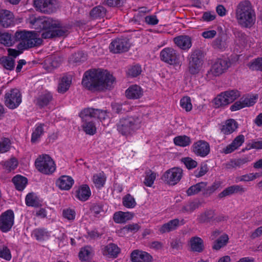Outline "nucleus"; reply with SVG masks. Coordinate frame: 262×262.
Masks as SVG:
<instances>
[{
  "label": "nucleus",
  "instance_id": "obj_1",
  "mask_svg": "<svg viewBox=\"0 0 262 262\" xmlns=\"http://www.w3.org/2000/svg\"><path fill=\"white\" fill-rule=\"evenodd\" d=\"M30 23L32 25V28L38 32L41 30L43 31L41 33V38L36 32L30 39V42H27V48L29 49L41 46L43 42L42 39L65 37L69 34L70 28L68 26H63L58 21L50 17H33L30 19Z\"/></svg>",
  "mask_w": 262,
  "mask_h": 262
},
{
  "label": "nucleus",
  "instance_id": "obj_2",
  "mask_svg": "<svg viewBox=\"0 0 262 262\" xmlns=\"http://www.w3.org/2000/svg\"><path fill=\"white\" fill-rule=\"evenodd\" d=\"M115 78L106 70H94L85 72L82 84L89 90L110 89Z\"/></svg>",
  "mask_w": 262,
  "mask_h": 262
},
{
  "label": "nucleus",
  "instance_id": "obj_3",
  "mask_svg": "<svg viewBox=\"0 0 262 262\" xmlns=\"http://www.w3.org/2000/svg\"><path fill=\"white\" fill-rule=\"evenodd\" d=\"M235 17L239 25L250 28L255 23V15L251 2L248 0L240 2L236 6Z\"/></svg>",
  "mask_w": 262,
  "mask_h": 262
},
{
  "label": "nucleus",
  "instance_id": "obj_4",
  "mask_svg": "<svg viewBox=\"0 0 262 262\" xmlns=\"http://www.w3.org/2000/svg\"><path fill=\"white\" fill-rule=\"evenodd\" d=\"M141 119L137 116L121 118L117 124V130L123 135H128L140 127Z\"/></svg>",
  "mask_w": 262,
  "mask_h": 262
},
{
  "label": "nucleus",
  "instance_id": "obj_5",
  "mask_svg": "<svg viewBox=\"0 0 262 262\" xmlns=\"http://www.w3.org/2000/svg\"><path fill=\"white\" fill-rule=\"evenodd\" d=\"M204 52L200 49L194 50L189 55L188 71L191 74L195 75L199 73L204 63Z\"/></svg>",
  "mask_w": 262,
  "mask_h": 262
},
{
  "label": "nucleus",
  "instance_id": "obj_6",
  "mask_svg": "<svg viewBox=\"0 0 262 262\" xmlns=\"http://www.w3.org/2000/svg\"><path fill=\"white\" fill-rule=\"evenodd\" d=\"M231 63L228 59L218 58L212 64L206 74V78L210 80L225 73L230 67Z\"/></svg>",
  "mask_w": 262,
  "mask_h": 262
},
{
  "label": "nucleus",
  "instance_id": "obj_7",
  "mask_svg": "<svg viewBox=\"0 0 262 262\" xmlns=\"http://www.w3.org/2000/svg\"><path fill=\"white\" fill-rule=\"evenodd\" d=\"M35 165L39 172L45 174H52L56 169L54 161L48 155L39 156L36 159Z\"/></svg>",
  "mask_w": 262,
  "mask_h": 262
},
{
  "label": "nucleus",
  "instance_id": "obj_8",
  "mask_svg": "<svg viewBox=\"0 0 262 262\" xmlns=\"http://www.w3.org/2000/svg\"><path fill=\"white\" fill-rule=\"evenodd\" d=\"M240 96V93L236 90H228L219 95L214 100L216 107L226 105L233 102Z\"/></svg>",
  "mask_w": 262,
  "mask_h": 262
},
{
  "label": "nucleus",
  "instance_id": "obj_9",
  "mask_svg": "<svg viewBox=\"0 0 262 262\" xmlns=\"http://www.w3.org/2000/svg\"><path fill=\"white\" fill-rule=\"evenodd\" d=\"M183 170L179 167H173L166 171L161 179L166 184L170 185L177 184L181 179Z\"/></svg>",
  "mask_w": 262,
  "mask_h": 262
},
{
  "label": "nucleus",
  "instance_id": "obj_10",
  "mask_svg": "<svg viewBox=\"0 0 262 262\" xmlns=\"http://www.w3.org/2000/svg\"><path fill=\"white\" fill-rule=\"evenodd\" d=\"M5 104L10 109L17 107L21 102V95L17 89H13L6 93Z\"/></svg>",
  "mask_w": 262,
  "mask_h": 262
},
{
  "label": "nucleus",
  "instance_id": "obj_11",
  "mask_svg": "<svg viewBox=\"0 0 262 262\" xmlns=\"http://www.w3.org/2000/svg\"><path fill=\"white\" fill-rule=\"evenodd\" d=\"M34 6L37 11L47 14L55 12L58 7L56 0H34Z\"/></svg>",
  "mask_w": 262,
  "mask_h": 262
},
{
  "label": "nucleus",
  "instance_id": "obj_12",
  "mask_svg": "<svg viewBox=\"0 0 262 262\" xmlns=\"http://www.w3.org/2000/svg\"><path fill=\"white\" fill-rule=\"evenodd\" d=\"M14 223V214L11 209L2 213L0 215V230L6 233L11 230Z\"/></svg>",
  "mask_w": 262,
  "mask_h": 262
},
{
  "label": "nucleus",
  "instance_id": "obj_13",
  "mask_svg": "<svg viewBox=\"0 0 262 262\" xmlns=\"http://www.w3.org/2000/svg\"><path fill=\"white\" fill-rule=\"evenodd\" d=\"M35 33V31H16L15 33L14 38L15 41H20L17 46V49L19 50L29 49V48H27L26 44L27 42L29 43L30 42V39L32 38V37L34 36Z\"/></svg>",
  "mask_w": 262,
  "mask_h": 262
},
{
  "label": "nucleus",
  "instance_id": "obj_14",
  "mask_svg": "<svg viewBox=\"0 0 262 262\" xmlns=\"http://www.w3.org/2000/svg\"><path fill=\"white\" fill-rule=\"evenodd\" d=\"M129 48L130 43L126 38H116L109 46L111 52L116 54L127 52Z\"/></svg>",
  "mask_w": 262,
  "mask_h": 262
},
{
  "label": "nucleus",
  "instance_id": "obj_15",
  "mask_svg": "<svg viewBox=\"0 0 262 262\" xmlns=\"http://www.w3.org/2000/svg\"><path fill=\"white\" fill-rule=\"evenodd\" d=\"M160 56L161 60L169 64H176L178 62L179 56L173 48H164L161 51Z\"/></svg>",
  "mask_w": 262,
  "mask_h": 262
},
{
  "label": "nucleus",
  "instance_id": "obj_16",
  "mask_svg": "<svg viewBox=\"0 0 262 262\" xmlns=\"http://www.w3.org/2000/svg\"><path fill=\"white\" fill-rule=\"evenodd\" d=\"M191 148L194 154L201 157L207 156L209 154L210 150L209 143L202 140L194 142L192 145Z\"/></svg>",
  "mask_w": 262,
  "mask_h": 262
},
{
  "label": "nucleus",
  "instance_id": "obj_17",
  "mask_svg": "<svg viewBox=\"0 0 262 262\" xmlns=\"http://www.w3.org/2000/svg\"><path fill=\"white\" fill-rule=\"evenodd\" d=\"M130 259L133 262H151L153 258L146 252L135 250L130 254Z\"/></svg>",
  "mask_w": 262,
  "mask_h": 262
},
{
  "label": "nucleus",
  "instance_id": "obj_18",
  "mask_svg": "<svg viewBox=\"0 0 262 262\" xmlns=\"http://www.w3.org/2000/svg\"><path fill=\"white\" fill-rule=\"evenodd\" d=\"M175 44L181 49L187 50L192 46L191 38L187 35H180L173 38Z\"/></svg>",
  "mask_w": 262,
  "mask_h": 262
},
{
  "label": "nucleus",
  "instance_id": "obj_19",
  "mask_svg": "<svg viewBox=\"0 0 262 262\" xmlns=\"http://www.w3.org/2000/svg\"><path fill=\"white\" fill-rule=\"evenodd\" d=\"M14 16L12 12L7 10H0V25L4 28L11 26L13 23Z\"/></svg>",
  "mask_w": 262,
  "mask_h": 262
},
{
  "label": "nucleus",
  "instance_id": "obj_20",
  "mask_svg": "<svg viewBox=\"0 0 262 262\" xmlns=\"http://www.w3.org/2000/svg\"><path fill=\"white\" fill-rule=\"evenodd\" d=\"M73 178L68 176H61L56 182V185L61 190H68L74 184Z\"/></svg>",
  "mask_w": 262,
  "mask_h": 262
},
{
  "label": "nucleus",
  "instance_id": "obj_21",
  "mask_svg": "<svg viewBox=\"0 0 262 262\" xmlns=\"http://www.w3.org/2000/svg\"><path fill=\"white\" fill-rule=\"evenodd\" d=\"M215 212L213 209H207L202 212L198 217L197 220L201 224H208L214 221Z\"/></svg>",
  "mask_w": 262,
  "mask_h": 262
},
{
  "label": "nucleus",
  "instance_id": "obj_22",
  "mask_svg": "<svg viewBox=\"0 0 262 262\" xmlns=\"http://www.w3.org/2000/svg\"><path fill=\"white\" fill-rule=\"evenodd\" d=\"M126 96L129 99H137L143 95L141 88L137 85H133L129 87L125 91Z\"/></svg>",
  "mask_w": 262,
  "mask_h": 262
},
{
  "label": "nucleus",
  "instance_id": "obj_23",
  "mask_svg": "<svg viewBox=\"0 0 262 262\" xmlns=\"http://www.w3.org/2000/svg\"><path fill=\"white\" fill-rule=\"evenodd\" d=\"M207 185V182H201L191 186L186 190V194L188 196L196 195L201 192L203 193V190Z\"/></svg>",
  "mask_w": 262,
  "mask_h": 262
},
{
  "label": "nucleus",
  "instance_id": "obj_24",
  "mask_svg": "<svg viewBox=\"0 0 262 262\" xmlns=\"http://www.w3.org/2000/svg\"><path fill=\"white\" fill-rule=\"evenodd\" d=\"M191 250L193 252H202L204 249L203 239L198 236L191 238L190 241Z\"/></svg>",
  "mask_w": 262,
  "mask_h": 262
},
{
  "label": "nucleus",
  "instance_id": "obj_25",
  "mask_svg": "<svg viewBox=\"0 0 262 262\" xmlns=\"http://www.w3.org/2000/svg\"><path fill=\"white\" fill-rule=\"evenodd\" d=\"M133 217V213L129 212L118 211L114 213L113 220L116 223H124L131 220Z\"/></svg>",
  "mask_w": 262,
  "mask_h": 262
},
{
  "label": "nucleus",
  "instance_id": "obj_26",
  "mask_svg": "<svg viewBox=\"0 0 262 262\" xmlns=\"http://www.w3.org/2000/svg\"><path fill=\"white\" fill-rule=\"evenodd\" d=\"M72 83V77L71 76H63L59 81L57 91L59 93L63 94L69 89Z\"/></svg>",
  "mask_w": 262,
  "mask_h": 262
},
{
  "label": "nucleus",
  "instance_id": "obj_27",
  "mask_svg": "<svg viewBox=\"0 0 262 262\" xmlns=\"http://www.w3.org/2000/svg\"><path fill=\"white\" fill-rule=\"evenodd\" d=\"M179 222L180 221L178 219L170 220L167 223L163 224L159 231L161 233H164L174 230L179 227Z\"/></svg>",
  "mask_w": 262,
  "mask_h": 262
},
{
  "label": "nucleus",
  "instance_id": "obj_28",
  "mask_svg": "<svg viewBox=\"0 0 262 262\" xmlns=\"http://www.w3.org/2000/svg\"><path fill=\"white\" fill-rule=\"evenodd\" d=\"M106 9L102 6H97L93 8L90 12V16L93 19L103 17L106 14Z\"/></svg>",
  "mask_w": 262,
  "mask_h": 262
},
{
  "label": "nucleus",
  "instance_id": "obj_29",
  "mask_svg": "<svg viewBox=\"0 0 262 262\" xmlns=\"http://www.w3.org/2000/svg\"><path fill=\"white\" fill-rule=\"evenodd\" d=\"M96 109L93 108H85L81 111L79 114V116L81 118L82 121H90V119L92 118H96L97 114Z\"/></svg>",
  "mask_w": 262,
  "mask_h": 262
},
{
  "label": "nucleus",
  "instance_id": "obj_30",
  "mask_svg": "<svg viewBox=\"0 0 262 262\" xmlns=\"http://www.w3.org/2000/svg\"><path fill=\"white\" fill-rule=\"evenodd\" d=\"M15 188L19 191H22L26 187L27 183V179L20 175H16L12 180Z\"/></svg>",
  "mask_w": 262,
  "mask_h": 262
},
{
  "label": "nucleus",
  "instance_id": "obj_31",
  "mask_svg": "<svg viewBox=\"0 0 262 262\" xmlns=\"http://www.w3.org/2000/svg\"><path fill=\"white\" fill-rule=\"evenodd\" d=\"M238 124L234 119L227 121L226 125H223L221 129L222 132L226 135L231 134L237 128Z\"/></svg>",
  "mask_w": 262,
  "mask_h": 262
},
{
  "label": "nucleus",
  "instance_id": "obj_32",
  "mask_svg": "<svg viewBox=\"0 0 262 262\" xmlns=\"http://www.w3.org/2000/svg\"><path fill=\"white\" fill-rule=\"evenodd\" d=\"M120 253L119 248L114 244H110L106 246L103 251V254L116 258Z\"/></svg>",
  "mask_w": 262,
  "mask_h": 262
},
{
  "label": "nucleus",
  "instance_id": "obj_33",
  "mask_svg": "<svg viewBox=\"0 0 262 262\" xmlns=\"http://www.w3.org/2000/svg\"><path fill=\"white\" fill-rule=\"evenodd\" d=\"M91 194L89 187L87 185H83L77 191V198L82 201H86Z\"/></svg>",
  "mask_w": 262,
  "mask_h": 262
},
{
  "label": "nucleus",
  "instance_id": "obj_34",
  "mask_svg": "<svg viewBox=\"0 0 262 262\" xmlns=\"http://www.w3.org/2000/svg\"><path fill=\"white\" fill-rule=\"evenodd\" d=\"M0 64L4 69L11 71L14 69L15 60L9 56H3L0 58Z\"/></svg>",
  "mask_w": 262,
  "mask_h": 262
},
{
  "label": "nucleus",
  "instance_id": "obj_35",
  "mask_svg": "<svg viewBox=\"0 0 262 262\" xmlns=\"http://www.w3.org/2000/svg\"><path fill=\"white\" fill-rule=\"evenodd\" d=\"M52 99V96L50 93H47L39 96L36 100V104L40 107L47 105Z\"/></svg>",
  "mask_w": 262,
  "mask_h": 262
},
{
  "label": "nucleus",
  "instance_id": "obj_36",
  "mask_svg": "<svg viewBox=\"0 0 262 262\" xmlns=\"http://www.w3.org/2000/svg\"><path fill=\"white\" fill-rule=\"evenodd\" d=\"M228 236L226 234H224L220 236L214 242L212 248L215 250H219L221 248L225 246L228 242Z\"/></svg>",
  "mask_w": 262,
  "mask_h": 262
},
{
  "label": "nucleus",
  "instance_id": "obj_37",
  "mask_svg": "<svg viewBox=\"0 0 262 262\" xmlns=\"http://www.w3.org/2000/svg\"><path fill=\"white\" fill-rule=\"evenodd\" d=\"M173 142L177 146L185 147L190 144L191 139L189 137L185 135L179 136L174 138Z\"/></svg>",
  "mask_w": 262,
  "mask_h": 262
},
{
  "label": "nucleus",
  "instance_id": "obj_38",
  "mask_svg": "<svg viewBox=\"0 0 262 262\" xmlns=\"http://www.w3.org/2000/svg\"><path fill=\"white\" fill-rule=\"evenodd\" d=\"M96 118L100 120L104 126L107 125L110 123V119L106 111L102 110H96Z\"/></svg>",
  "mask_w": 262,
  "mask_h": 262
},
{
  "label": "nucleus",
  "instance_id": "obj_39",
  "mask_svg": "<svg viewBox=\"0 0 262 262\" xmlns=\"http://www.w3.org/2000/svg\"><path fill=\"white\" fill-rule=\"evenodd\" d=\"M33 235L38 241H44L48 238L49 233L45 229H36L33 232Z\"/></svg>",
  "mask_w": 262,
  "mask_h": 262
},
{
  "label": "nucleus",
  "instance_id": "obj_40",
  "mask_svg": "<svg viewBox=\"0 0 262 262\" xmlns=\"http://www.w3.org/2000/svg\"><path fill=\"white\" fill-rule=\"evenodd\" d=\"M26 204L28 206L38 207L40 203L36 196L33 193H28L26 197Z\"/></svg>",
  "mask_w": 262,
  "mask_h": 262
},
{
  "label": "nucleus",
  "instance_id": "obj_41",
  "mask_svg": "<svg viewBox=\"0 0 262 262\" xmlns=\"http://www.w3.org/2000/svg\"><path fill=\"white\" fill-rule=\"evenodd\" d=\"M84 124L82 125L83 129L86 134L93 135L96 133V127L94 123L91 121H83Z\"/></svg>",
  "mask_w": 262,
  "mask_h": 262
},
{
  "label": "nucleus",
  "instance_id": "obj_42",
  "mask_svg": "<svg viewBox=\"0 0 262 262\" xmlns=\"http://www.w3.org/2000/svg\"><path fill=\"white\" fill-rule=\"evenodd\" d=\"M43 124H40L37 126L34 131L32 133L31 137V142L33 143H36L38 139L40 138L41 136L43 133Z\"/></svg>",
  "mask_w": 262,
  "mask_h": 262
},
{
  "label": "nucleus",
  "instance_id": "obj_43",
  "mask_svg": "<svg viewBox=\"0 0 262 262\" xmlns=\"http://www.w3.org/2000/svg\"><path fill=\"white\" fill-rule=\"evenodd\" d=\"M0 42L7 47L11 46L13 41L11 34L7 32H2L0 35Z\"/></svg>",
  "mask_w": 262,
  "mask_h": 262
},
{
  "label": "nucleus",
  "instance_id": "obj_44",
  "mask_svg": "<svg viewBox=\"0 0 262 262\" xmlns=\"http://www.w3.org/2000/svg\"><path fill=\"white\" fill-rule=\"evenodd\" d=\"M258 177V174L257 173H250L236 177L235 181L236 183L239 182H250L255 180Z\"/></svg>",
  "mask_w": 262,
  "mask_h": 262
},
{
  "label": "nucleus",
  "instance_id": "obj_45",
  "mask_svg": "<svg viewBox=\"0 0 262 262\" xmlns=\"http://www.w3.org/2000/svg\"><path fill=\"white\" fill-rule=\"evenodd\" d=\"M145 174L144 183L146 186L151 187L156 179V173L152 172L151 170H148L145 172Z\"/></svg>",
  "mask_w": 262,
  "mask_h": 262
},
{
  "label": "nucleus",
  "instance_id": "obj_46",
  "mask_svg": "<svg viewBox=\"0 0 262 262\" xmlns=\"http://www.w3.org/2000/svg\"><path fill=\"white\" fill-rule=\"evenodd\" d=\"M200 205L199 202H189L186 205H184L182 208L183 212L191 213L195 210L196 208H199Z\"/></svg>",
  "mask_w": 262,
  "mask_h": 262
},
{
  "label": "nucleus",
  "instance_id": "obj_47",
  "mask_svg": "<svg viewBox=\"0 0 262 262\" xmlns=\"http://www.w3.org/2000/svg\"><path fill=\"white\" fill-rule=\"evenodd\" d=\"M123 205L128 208H133L136 205L134 198L130 194H127L123 198Z\"/></svg>",
  "mask_w": 262,
  "mask_h": 262
},
{
  "label": "nucleus",
  "instance_id": "obj_48",
  "mask_svg": "<svg viewBox=\"0 0 262 262\" xmlns=\"http://www.w3.org/2000/svg\"><path fill=\"white\" fill-rule=\"evenodd\" d=\"M220 186V183L219 182H214L211 186H206L205 188L203 190V195L205 196H209L216 190H217Z\"/></svg>",
  "mask_w": 262,
  "mask_h": 262
},
{
  "label": "nucleus",
  "instance_id": "obj_49",
  "mask_svg": "<svg viewBox=\"0 0 262 262\" xmlns=\"http://www.w3.org/2000/svg\"><path fill=\"white\" fill-rule=\"evenodd\" d=\"M2 164L6 169L8 170L9 171H11L12 170H14L16 168L18 165V161L15 158L13 157L9 160L3 162Z\"/></svg>",
  "mask_w": 262,
  "mask_h": 262
},
{
  "label": "nucleus",
  "instance_id": "obj_50",
  "mask_svg": "<svg viewBox=\"0 0 262 262\" xmlns=\"http://www.w3.org/2000/svg\"><path fill=\"white\" fill-rule=\"evenodd\" d=\"M103 206L101 203H93L91 205L90 210L95 217H98V214L103 212Z\"/></svg>",
  "mask_w": 262,
  "mask_h": 262
},
{
  "label": "nucleus",
  "instance_id": "obj_51",
  "mask_svg": "<svg viewBox=\"0 0 262 262\" xmlns=\"http://www.w3.org/2000/svg\"><path fill=\"white\" fill-rule=\"evenodd\" d=\"M180 105L186 112L190 111L192 108L190 98L188 96L183 97L180 100Z\"/></svg>",
  "mask_w": 262,
  "mask_h": 262
},
{
  "label": "nucleus",
  "instance_id": "obj_52",
  "mask_svg": "<svg viewBox=\"0 0 262 262\" xmlns=\"http://www.w3.org/2000/svg\"><path fill=\"white\" fill-rule=\"evenodd\" d=\"M249 67L252 70L262 72V57H258L251 61Z\"/></svg>",
  "mask_w": 262,
  "mask_h": 262
},
{
  "label": "nucleus",
  "instance_id": "obj_53",
  "mask_svg": "<svg viewBox=\"0 0 262 262\" xmlns=\"http://www.w3.org/2000/svg\"><path fill=\"white\" fill-rule=\"evenodd\" d=\"M86 59L82 52H78L73 54L70 57V61L73 63H79Z\"/></svg>",
  "mask_w": 262,
  "mask_h": 262
},
{
  "label": "nucleus",
  "instance_id": "obj_54",
  "mask_svg": "<svg viewBox=\"0 0 262 262\" xmlns=\"http://www.w3.org/2000/svg\"><path fill=\"white\" fill-rule=\"evenodd\" d=\"M91 249L89 247H85L81 249L79 253V257L80 260L86 261L89 258Z\"/></svg>",
  "mask_w": 262,
  "mask_h": 262
},
{
  "label": "nucleus",
  "instance_id": "obj_55",
  "mask_svg": "<svg viewBox=\"0 0 262 262\" xmlns=\"http://www.w3.org/2000/svg\"><path fill=\"white\" fill-rule=\"evenodd\" d=\"M233 34L241 43H245L247 42V35L242 31L235 29L233 30Z\"/></svg>",
  "mask_w": 262,
  "mask_h": 262
},
{
  "label": "nucleus",
  "instance_id": "obj_56",
  "mask_svg": "<svg viewBox=\"0 0 262 262\" xmlns=\"http://www.w3.org/2000/svg\"><path fill=\"white\" fill-rule=\"evenodd\" d=\"M182 161L184 163L186 167L189 169L196 167L198 165L197 162L190 157L183 158L182 159Z\"/></svg>",
  "mask_w": 262,
  "mask_h": 262
},
{
  "label": "nucleus",
  "instance_id": "obj_57",
  "mask_svg": "<svg viewBox=\"0 0 262 262\" xmlns=\"http://www.w3.org/2000/svg\"><path fill=\"white\" fill-rule=\"evenodd\" d=\"M141 67L139 64H136L130 67L128 69V74L135 77L139 75L141 73Z\"/></svg>",
  "mask_w": 262,
  "mask_h": 262
},
{
  "label": "nucleus",
  "instance_id": "obj_58",
  "mask_svg": "<svg viewBox=\"0 0 262 262\" xmlns=\"http://www.w3.org/2000/svg\"><path fill=\"white\" fill-rule=\"evenodd\" d=\"M10 141L8 138H4L0 143V153L8 151L10 147Z\"/></svg>",
  "mask_w": 262,
  "mask_h": 262
},
{
  "label": "nucleus",
  "instance_id": "obj_59",
  "mask_svg": "<svg viewBox=\"0 0 262 262\" xmlns=\"http://www.w3.org/2000/svg\"><path fill=\"white\" fill-rule=\"evenodd\" d=\"M0 257L7 260H9L11 258L10 251L6 246H3L0 248Z\"/></svg>",
  "mask_w": 262,
  "mask_h": 262
},
{
  "label": "nucleus",
  "instance_id": "obj_60",
  "mask_svg": "<svg viewBox=\"0 0 262 262\" xmlns=\"http://www.w3.org/2000/svg\"><path fill=\"white\" fill-rule=\"evenodd\" d=\"M208 170V168L207 164L201 165L199 169L194 171V174L196 178H200L205 174Z\"/></svg>",
  "mask_w": 262,
  "mask_h": 262
},
{
  "label": "nucleus",
  "instance_id": "obj_61",
  "mask_svg": "<svg viewBox=\"0 0 262 262\" xmlns=\"http://www.w3.org/2000/svg\"><path fill=\"white\" fill-rule=\"evenodd\" d=\"M251 149H262V140L261 141H255L253 140L251 143L247 144L245 149L249 150Z\"/></svg>",
  "mask_w": 262,
  "mask_h": 262
},
{
  "label": "nucleus",
  "instance_id": "obj_62",
  "mask_svg": "<svg viewBox=\"0 0 262 262\" xmlns=\"http://www.w3.org/2000/svg\"><path fill=\"white\" fill-rule=\"evenodd\" d=\"M93 182L98 187H102L104 184L105 180L100 174L93 176Z\"/></svg>",
  "mask_w": 262,
  "mask_h": 262
},
{
  "label": "nucleus",
  "instance_id": "obj_63",
  "mask_svg": "<svg viewBox=\"0 0 262 262\" xmlns=\"http://www.w3.org/2000/svg\"><path fill=\"white\" fill-rule=\"evenodd\" d=\"M257 96H254L251 97H247L243 100L245 107H249L253 105L257 99Z\"/></svg>",
  "mask_w": 262,
  "mask_h": 262
},
{
  "label": "nucleus",
  "instance_id": "obj_64",
  "mask_svg": "<svg viewBox=\"0 0 262 262\" xmlns=\"http://www.w3.org/2000/svg\"><path fill=\"white\" fill-rule=\"evenodd\" d=\"M245 137L243 135L237 136L232 142V144L237 149L244 142Z\"/></svg>",
  "mask_w": 262,
  "mask_h": 262
}]
</instances>
